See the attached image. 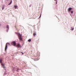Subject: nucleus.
Returning <instances> with one entry per match:
<instances>
[{
	"instance_id": "obj_2",
	"label": "nucleus",
	"mask_w": 76,
	"mask_h": 76,
	"mask_svg": "<svg viewBox=\"0 0 76 76\" xmlns=\"http://www.w3.org/2000/svg\"><path fill=\"white\" fill-rule=\"evenodd\" d=\"M15 34H17V35H18V38L20 40H22V35H21V34H20L19 33L15 32Z\"/></svg>"
},
{
	"instance_id": "obj_16",
	"label": "nucleus",
	"mask_w": 76,
	"mask_h": 76,
	"mask_svg": "<svg viewBox=\"0 0 76 76\" xmlns=\"http://www.w3.org/2000/svg\"><path fill=\"white\" fill-rule=\"evenodd\" d=\"M21 53H22V52H21Z\"/></svg>"
},
{
	"instance_id": "obj_4",
	"label": "nucleus",
	"mask_w": 76,
	"mask_h": 76,
	"mask_svg": "<svg viewBox=\"0 0 76 76\" xmlns=\"http://www.w3.org/2000/svg\"><path fill=\"white\" fill-rule=\"evenodd\" d=\"M72 8L71 7L69 8L68 9V11L70 12V10H72Z\"/></svg>"
},
{
	"instance_id": "obj_7",
	"label": "nucleus",
	"mask_w": 76,
	"mask_h": 76,
	"mask_svg": "<svg viewBox=\"0 0 76 76\" xmlns=\"http://www.w3.org/2000/svg\"><path fill=\"white\" fill-rule=\"evenodd\" d=\"M1 64L2 65V66H3V68H5V66H4V64Z\"/></svg>"
},
{
	"instance_id": "obj_1",
	"label": "nucleus",
	"mask_w": 76,
	"mask_h": 76,
	"mask_svg": "<svg viewBox=\"0 0 76 76\" xmlns=\"http://www.w3.org/2000/svg\"><path fill=\"white\" fill-rule=\"evenodd\" d=\"M12 44L14 46H15V47H18V48H21V46L19 44L16 45V42L15 41L13 42L12 43Z\"/></svg>"
},
{
	"instance_id": "obj_13",
	"label": "nucleus",
	"mask_w": 76,
	"mask_h": 76,
	"mask_svg": "<svg viewBox=\"0 0 76 76\" xmlns=\"http://www.w3.org/2000/svg\"><path fill=\"white\" fill-rule=\"evenodd\" d=\"M71 13H72V14H73V11H71Z\"/></svg>"
},
{
	"instance_id": "obj_12",
	"label": "nucleus",
	"mask_w": 76,
	"mask_h": 76,
	"mask_svg": "<svg viewBox=\"0 0 76 76\" xmlns=\"http://www.w3.org/2000/svg\"><path fill=\"white\" fill-rule=\"evenodd\" d=\"M55 1H56V4H57V0H55Z\"/></svg>"
},
{
	"instance_id": "obj_3",
	"label": "nucleus",
	"mask_w": 76,
	"mask_h": 76,
	"mask_svg": "<svg viewBox=\"0 0 76 76\" xmlns=\"http://www.w3.org/2000/svg\"><path fill=\"white\" fill-rule=\"evenodd\" d=\"M10 45V44L9 43H7L6 46V47L5 48V51H6V50H7V46L9 45Z\"/></svg>"
},
{
	"instance_id": "obj_15",
	"label": "nucleus",
	"mask_w": 76,
	"mask_h": 76,
	"mask_svg": "<svg viewBox=\"0 0 76 76\" xmlns=\"http://www.w3.org/2000/svg\"><path fill=\"white\" fill-rule=\"evenodd\" d=\"M72 30H73V29H74V28H72L71 29Z\"/></svg>"
},
{
	"instance_id": "obj_14",
	"label": "nucleus",
	"mask_w": 76,
	"mask_h": 76,
	"mask_svg": "<svg viewBox=\"0 0 76 76\" xmlns=\"http://www.w3.org/2000/svg\"><path fill=\"white\" fill-rule=\"evenodd\" d=\"M4 7H2V10H4Z\"/></svg>"
},
{
	"instance_id": "obj_6",
	"label": "nucleus",
	"mask_w": 76,
	"mask_h": 76,
	"mask_svg": "<svg viewBox=\"0 0 76 76\" xmlns=\"http://www.w3.org/2000/svg\"><path fill=\"white\" fill-rule=\"evenodd\" d=\"M37 35V33H35L33 34V35L34 36V37H35V35Z\"/></svg>"
},
{
	"instance_id": "obj_9",
	"label": "nucleus",
	"mask_w": 76,
	"mask_h": 76,
	"mask_svg": "<svg viewBox=\"0 0 76 76\" xmlns=\"http://www.w3.org/2000/svg\"><path fill=\"white\" fill-rule=\"evenodd\" d=\"M28 42H30V41H31V39H29L28 40Z\"/></svg>"
},
{
	"instance_id": "obj_10",
	"label": "nucleus",
	"mask_w": 76,
	"mask_h": 76,
	"mask_svg": "<svg viewBox=\"0 0 76 76\" xmlns=\"http://www.w3.org/2000/svg\"><path fill=\"white\" fill-rule=\"evenodd\" d=\"M6 28H7V29H9V26H6Z\"/></svg>"
},
{
	"instance_id": "obj_5",
	"label": "nucleus",
	"mask_w": 76,
	"mask_h": 76,
	"mask_svg": "<svg viewBox=\"0 0 76 76\" xmlns=\"http://www.w3.org/2000/svg\"><path fill=\"white\" fill-rule=\"evenodd\" d=\"M15 9H18V6L17 5H15Z\"/></svg>"
},
{
	"instance_id": "obj_11",
	"label": "nucleus",
	"mask_w": 76,
	"mask_h": 76,
	"mask_svg": "<svg viewBox=\"0 0 76 76\" xmlns=\"http://www.w3.org/2000/svg\"><path fill=\"white\" fill-rule=\"evenodd\" d=\"M2 61V59H0V63H1V61Z\"/></svg>"
},
{
	"instance_id": "obj_8",
	"label": "nucleus",
	"mask_w": 76,
	"mask_h": 76,
	"mask_svg": "<svg viewBox=\"0 0 76 76\" xmlns=\"http://www.w3.org/2000/svg\"><path fill=\"white\" fill-rule=\"evenodd\" d=\"M12 3V1H11V2L10 3L8 4V5H10V4H11Z\"/></svg>"
}]
</instances>
